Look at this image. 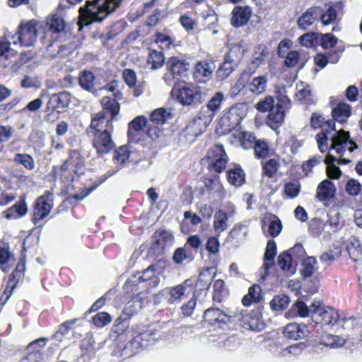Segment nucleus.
Wrapping results in <instances>:
<instances>
[{
    "mask_svg": "<svg viewBox=\"0 0 362 362\" xmlns=\"http://www.w3.org/2000/svg\"><path fill=\"white\" fill-rule=\"evenodd\" d=\"M312 314V319L316 323L323 325H332L339 320L337 310L331 307L322 306L318 300H314L310 307L304 302L298 300L286 313L287 317H305Z\"/></svg>",
    "mask_w": 362,
    "mask_h": 362,
    "instance_id": "1",
    "label": "nucleus"
},
{
    "mask_svg": "<svg viewBox=\"0 0 362 362\" xmlns=\"http://www.w3.org/2000/svg\"><path fill=\"white\" fill-rule=\"evenodd\" d=\"M90 128L94 129L93 146L98 156L103 157L110 152L115 147L111 132L113 129L111 120H106L104 112H98L93 118Z\"/></svg>",
    "mask_w": 362,
    "mask_h": 362,
    "instance_id": "2",
    "label": "nucleus"
},
{
    "mask_svg": "<svg viewBox=\"0 0 362 362\" xmlns=\"http://www.w3.org/2000/svg\"><path fill=\"white\" fill-rule=\"evenodd\" d=\"M102 0L86 1V8H81L79 26H87L93 23L102 22L108 15L115 12L124 0H110L102 2Z\"/></svg>",
    "mask_w": 362,
    "mask_h": 362,
    "instance_id": "3",
    "label": "nucleus"
},
{
    "mask_svg": "<svg viewBox=\"0 0 362 362\" xmlns=\"http://www.w3.org/2000/svg\"><path fill=\"white\" fill-rule=\"evenodd\" d=\"M172 93L180 104L195 108L208 98V90L199 86L185 85L174 88Z\"/></svg>",
    "mask_w": 362,
    "mask_h": 362,
    "instance_id": "4",
    "label": "nucleus"
},
{
    "mask_svg": "<svg viewBox=\"0 0 362 362\" xmlns=\"http://www.w3.org/2000/svg\"><path fill=\"white\" fill-rule=\"evenodd\" d=\"M130 156L129 151L127 146H122L115 151V155L113 157L114 160L120 164L121 167L117 168L113 171H107L105 175L100 177L98 180V183L95 185H94L92 187L84 189L79 193L74 194L73 195H70L69 197V199H75L76 201H80L88 197L93 189H95L98 185L103 183L107 178L110 177L115 173H117L122 167L124 163L129 160Z\"/></svg>",
    "mask_w": 362,
    "mask_h": 362,
    "instance_id": "5",
    "label": "nucleus"
},
{
    "mask_svg": "<svg viewBox=\"0 0 362 362\" xmlns=\"http://www.w3.org/2000/svg\"><path fill=\"white\" fill-rule=\"evenodd\" d=\"M255 107L262 112H269L267 122L272 129H275L283 124L285 119L284 110L275 106L272 96H267L264 99L259 100L255 105Z\"/></svg>",
    "mask_w": 362,
    "mask_h": 362,
    "instance_id": "6",
    "label": "nucleus"
},
{
    "mask_svg": "<svg viewBox=\"0 0 362 362\" xmlns=\"http://www.w3.org/2000/svg\"><path fill=\"white\" fill-rule=\"evenodd\" d=\"M323 124L327 127V129H325L322 132L316 135L317 146L322 153L326 152L328 149L327 141L329 131H334V134L337 131L335 129V123L333 120L328 119L325 122V118L320 114L313 112L310 117L311 127L314 129L320 128L323 127Z\"/></svg>",
    "mask_w": 362,
    "mask_h": 362,
    "instance_id": "7",
    "label": "nucleus"
},
{
    "mask_svg": "<svg viewBox=\"0 0 362 362\" xmlns=\"http://www.w3.org/2000/svg\"><path fill=\"white\" fill-rule=\"evenodd\" d=\"M331 148L334 149L336 153L339 155L340 158L337 160L339 165L348 164L351 162L349 159L341 158L342 153L348 149L353 152L358 148V145L350 140L349 133L344 130L336 132L331 139Z\"/></svg>",
    "mask_w": 362,
    "mask_h": 362,
    "instance_id": "8",
    "label": "nucleus"
},
{
    "mask_svg": "<svg viewBox=\"0 0 362 362\" xmlns=\"http://www.w3.org/2000/svg\"><path fill=\"white\" fill-rule=\"evenodd\" d=\"M41 25L35 20L28 21L19 25L18 40L22 46L30 47L35 44L39 34Z\"/></svg>",
    "mask_w": 362,
    "mask_h": 362,
    "instance_id": "9",
    "label": "nucleus"
},
{
    "mask_svg": "<svg viewBox=\"0 0 362 362\" xmlns=\"http://www.w3.org/2000/svg\"><path fill=\"white\" fill-rule=\"evenodd\" d=\"M53 194L45 191L35 202L32 221L35 225L47 217L52 208Z\"/></svg>",
    "mask_w": 362,
    "mask_h": 362,
    "instance_id": "10",
    "label": "nucleus"
},
{
    "mask_svg": "<svg viewBox=\"0 0 362 362\" xmlns=\"http://www.w3.org/2000/svg\"><path fill=\"white\" fill-rule=\"evenodd\" d=\"M215 276L216 273L211 268H206L200 272L194 287V298L204 300Z\"/></svg>",
    "mask_w": 362,
    "mask_h": 362,
    "instance_id": "11",
    "label": "nucleus"
},
{
    "mask_svg": "<svg viewBox=\"0 0 362 362\" xmlns=\"http://www.w3.org/2000/svg\"><path fill=\"white\" fill-rule=\"evenodd\" d=\"M208 157L211 160V169L216 173H221L225 170L228 158L226 153L223 146L216 144L210 149Z\"/></svg>",
    "mask_w": 362,
    "mask_h": 362,
    "instance_id": "12",
    "label": "nucleus"
},
{
    "mask_svg": "<svg viewBox=\"0 0 362 362\" xmlns=\"http://www.w3.org/2000/svg\"><path fill=\"white\" fill-rule=\"evenodd\" d=\"M235 317L240 326L247 329L261 330L264 327L258 312L248 313L247 310H242L236 314Z\"/></svg>",
    "mask_w": 362,
    "mask_h": 362,
    "instance_id": "13",
    "label": "nucleus"
},
{
    "mask_svg": "<svg viewBox=\"0 0 362 362\" xmlns=\"http://www.w3.org/2000/svg\"><path fill=\"white\" fill-rule=\"evenodd\" d=\"M72 96L67 91H62L51 95L47 103L48 110L51 109L57 113L64 112L71 102Z\"/></svg>",
    "mask_w": 362,
    "mask_h": 362,
    "instance_id": "14",
    "label": "nucleus"
},
{
    "mask_svg": "<svg viewBox=\"0 0 362 362\" xmlns=\"http://www.w3.org/2000/svg\"><path fill=\"white\" fill-rule=\"evenodd\" d=\"M240 49V47H233L230 52L225 57L224 62L221 64V65L218 67L216 75L217 78L219 80H224L228 78L231 73L235 69L238 64V59H233L232 57V54L234 52L235 49Z\"/></svg>",
    "mask_w": 362,
    "mask_h": 362,
    "instance_id": "15",
    "label": "nucleus"
},
{
    "mask_svg": "<svg viewBox=\"0 0 362 362\" xmlns=\"http://www.w3.org/2000/svg\"><path fill=\"white\" fill-rule=\"evenodd\" d=\"M252 8L248 6H235L232 11L230 23L235 28L245 25L252 15Z\"/></svg>",
    "mask_w": 362,
    "mask_h": 362,
    "instance_id": "16",
    "label": "nucleus"
},
{
    "mask_svg": "<svg viewBox=\"0 0 362 362\" xmlns=\"http://www.w3.org/2000/svg\"><path fill=\"white\" fill-rule=\"evenodd\" d=\"M213 119V115H208L202 118L199 116L194 118L185 128V132L188 135H192L195 137L199 136L204 132L206 128L207 124Z\"/></svg>",
    "mask_w": 362,
    "mask_h": 362,
    "instance_id": "17",
    "label": "nucleus"
},
{
    "mask_svg": "<svg viewBox=\"0 0 362 362\" xmlns=\"http://www.w3.org/2000/svg\"><path fill=\"white\" fill-rule=\"evenodd\" d=\"M276 255V244L274 240L267 242L266 250L264 255V264L262 267V279H265L269 274V269L274 264V257Z\"/></svg>",
    "mask_w": 362,
    "mask_h": 362,
    "instance_id": "18",
    "label": "nucleus"
},
{
    "mask_svg": "<svg viewBox=\"0 0 362 362\" xmlns=\"http://www.w3.org/2000/svg\"><path fill=\"white\" fill-rule=\"evenodd\" d=\"M204 318L211 325L221 327L229 321L230 316L217 308H210L205 310Z\"/></svg>",
    "mask_w": 362,
    "mask_h": 362,
    "instance_id": "19",
    "label": "nucleus"
},
{
    "mask_svg": "<svg viewBox=\"0 0 362 362\" xmlns=\"http://www.w3.org/2000/svg\"><path fill=\"white\" fill-rule=\"evenodd\" d=\"M310 331L306 325L289 323L284 327V334L286 337L298 340L308 336Z\"/></svg>",
    "mask_w": 362,
    "mask_h": 362,
    "instance_id": "20",
    "label": "nucleus"
},
{
    "mask_svg": "<svg viewBox=\"0 0 362 362\" xmlns=\"http://www.w3.org/2000/svg\"><path fill=\"white\" fill-rule=\"evenodd\" d=\"M320 16V7L313 6L303 13L298 20L299 28L305 30L317 21Z\"/></svg>",
    "mask_w": 362,
    "mask_h": 362,
    "instance_id": "21",
    "label": "nucleus"
},
{
    "mask_svg": "<svg viewBox=\"0 0 362 362\" xmlns=\"http://www.w3.org/2000/svg\"><path fill=\"white\" fill-rule=\"evenodd\" d=\"M155 249L164 250L171 246L174 242V237L170 231L159 230L152 236Z\"/></svg>",
    "mask_w": 362,
    "mask_h": 362,
    "instance_id": "22",
    "label": "nucleus"
},
{
    "mask_svg": "<svg viewBox=\"0 0 362 362\" xmlns=\"http://www.w3.org/2000/svg\"><path fill=\"white\" fill-rule=\"evenodd\" d=\"M245 105L243 104L236 105L230 108L228 112L223 117L222 121L230 122L229 127L235 128L238 124L240 123L241 120L245 116V111L243 110Z\"/></svg>",
    "mask_w": 362,
    "mask_h": 362,
    "instance_id": "23",
    "label": "nucleus"
},
{
    "mask_svg": "<svg viewBox=\"0 0 362 362\" xmlns=\"http://www.w3.org/2000/svg\"><path fill=\"white\" fill-rule=\"evenodd\" d=\"M166 66L173 76H185L189 69V63L175 57H170L168 60Z\"/></svg>",
    "mask_w": 362,
    "mask_h": 362,
    "instance_id": "24",
    "label": "nucleus"
},
{
    "mask_svg": "<svg viewBox=\"0 0 362 362\" xmlns=\"http://www.w3.org/2000/svg\"><path fill=\"white\" fill-rule=\"evenodd\" d=\"M28 205L24 198H21L14 205L4 211L7 219H17L24 216L28 212Z\"/></svg>",
    "mask_w": 362,
    "mask_h": 362,
    "instance_id": "25",
    "label": "nucleus"
},
{
    "mask_svg": "<svg viewBox=\"0 0 362 362\" xmlns=\"http://www.w3.org/2000/svg\"><path fill=\"white\" fill-rule=\"evenodd\" d=\"M346 249L350 258L354 262H357L362 259V246L361 241L357 237L351 236L347 240Z\"/></svg>",
    "mask_w": 362,
    "mask_h": 362,
    "instance_id": "26",
    "label": "nucleus"
},
{
    "mask_svg": "<svg viewBox=\"0 0 362 362\" xmlns=\"http://www.w3.org/2000/svg\"><path fill=\"white\" fill-rule=\"evenodd\" d=\"M267 225H268L267 232L269 235L272 238L277 237L281 232V222L280 219L274 215H271L269 217H266L262 220V227L264 230Z\"/></svg>",
    "mask_w": 362,
    "mask_h": 362,
    "instance_id": "27",
    "label": "nucleus"
},
{
    "mask_svg": "<svg viewBox=\"0 0 362 362\" xmlns=\"http://www.w3.org/2000/svg\"><path fill=\"white\" fill-rule=\"evenodd\" d=\"M95 76L93 73L90 71L84 70L79 74L78 83L83 90L96 94L97 89L95 88Z\"/></svg>",
    "mask_w": 362,
    "mask_h": 362,
    "instance_id": "28",
    "label": "nucleus"
},
{
    "mask_svg": "<svg viewBox=\"0 0 362 362\" xmlns=\"http://www.w3.org/2000/svg\"><path fill=\"white\" fill-rule=\"evenodd\" d=\"M335 188L332 182L325 180L317 188V197L320 201H326L334 196Z\"/></svg>",
    "mask_w": 362,
    "mask_h": 362,
    "instance_id": "29",
    "label": "nucleus"
},
{
    "mask_svg": "<svg viewBox=\"0 0 362 362\" xmlns=\"http://www.w3.org/2000/svg\"><path fill=\"white\" fill-rule=\"evenodd\" d=\"M351 107L345 103H339L332 111L333 120L343 123L351 115Z\"/></svg>",
    "mask_w": 362,
    "mask_h": 362,
    "instance_id": "30",
    "label": "nucleus"
},
{
    "mask_svg": "<svg viewBox=\"0 0 362 362\" xmlns=\"http://www.w3.org/2000/svg\"><path fill=\"white\" fill-rule=\"evenodd\" d=\"M65 28L64 20L57 14H54L47 19L45 26V32L59 33Z\"/></svg>",
    "mask_w": 362,
    "mask_h": 362,
    "instance_id": "31",
    "label": "nucleus"
},
{
    "mask_svg": "<svg viewBox=\"0 0 362 362\" xmlns=\"http://www.w3.org/2000/svg\"><path fill=\"white\" fill-rule=\"evenodd\" d=\"M269 55L268 48L264 45L255 47L250 63V69H257Z\"/></svg>",
    "mask_w": 362,
    "mask_h": 362,
    "instance_id": "32",
    "label": "nucleus"
},
{
    "mask_svg": "<svg viewBox=\"0 0 362 362\" xmlns=\"http://www.w3.org/2000/svg\"><path fill=\"white\" fill-rule=\"evenodd\" d=\"M194 253L185 245L177 248L173 255V260L177 264H181L185 261L191 262L194 259Z\"/></svg>",
    "mask_w": 362,
    "mask_h": 362,
    "instance_id": "33",
    "label": "nucleus"
},
{
    "mask_svg": "<svg viewBox=\"0 0 362 362\" xmlns=\"http://www.w3.org/2000/svg\"><path fill=\"white\" fill-rule=\"evenodd\" d=\"M216 69V66L212 61H201L196 64L195 66V77L204 76L209 78L214 71Z\"/></svg>",
    "mask_w": 362,
    "mask_h": 362,
    "instance_id": "34",
    "label": "nucleus"
},
{
    "mask_svg": "<svg viewBox=\"0 0 362 362\" xmlns=\"http://www.w3.org/2000/svg\"><path fill=\"white\" fill-rule=\"evenodd\" d=\"M228 216L223 210H218L216 212L214 219V229L219 235L228 228Z\"/></svg>",
    "mask_w": 362,
    "mask_h": 362,
    "instance_id": "35",
    "label": "nucleus"
},
{
    "mask_svg": "<svg viewBox=\"0 0 362 362\" xmlns=\"http://www.w3.org/2000/svg\"><path fill=\"white\" fill-rule=\"evenodd\" d=\"M320 343L324 346L335 349L343 346L345 344V340L337 335L323 333L320 337Z\"/></svg>",
    "mask_w": 362,
    "mask_h": 362,
    "instance_id": "36",
    "label": "nucleus"
},
{
    "mask_svg": "<svg viewBox=\"0 0 362 362\" xmlns=\"http://www.w3.org/2000/svg\"><path fill=\"white\" fill-rule=\"evenodd\" d=\"M158 274V264L155 263L149 265L146 269L141 273L142 282L152 281L154 286L159 284V278L157 276Z\"/></svg>",
    "mask_w": 362,
    "mask_h": 362,
    "instance_id": "37",
    "label": "nucleus"
},
{
    "mask_svg": "<svg viewBox=\"0 0 362 362\" xmlns=\"http://www.w3.org/2000/svg\"><path fill=\"white\" fill-rule=\"evenodd\" d=\"M245 174L240 165L230 169L227 173V178L230 184L240 186L245 182Z\"/></svg>",
    "mask_w": 362,
    "mask_h": 362,
    "instance_id": "38",
    "label": "nucleus"
},
{
    "mask_svg": "<svg viewBox=\"0 0 362 362\" xmlns=\"http://www.w3.org/2000/svg\"><path fill=\"white\" fill-rule=\"evenodd\" d=\"M294 261V259L291 257V252L288 251H284L278 257V265L282 270L286 271L291 274H293L295 272V269L293 267V262Z\"/></svg>",
    "mask_w": 362,
    "mask_h": 362,
    "instance_id": "39",
    "label": "nucleus"
},
{
    "mask_svg": "<svg viewBox=\"0 0 362 362\" xmlns=\"http://www.w3.org/2000/svg\"><path fill=\"white\" fill-rule=\"evenodd\" d=\"M171 118V112L163 107L153 110L150 115L151 122L155 124H163Z\"/></svg>",
    "mask_w": 362,
    "mask_h": 362,
    "instance_id": "40",
    "label": "nucleus"
},
{
    "mask_svg": "<svg viewBox=\"0 0 362 362\" xmlns=\"http://www.w3.org/2000/svg\"><path fill=\"white\" fill-rule=\"evenodd\" d=\"M337 158L332 155H327L325 159V163L327 165L326 172L327 176L331 179H337L341 175V172L338 166L334 164Z\"/></svg>",
    "mask_w": 362,
    "mask_h": 362,
    "instance_id": "41",
    "label": "nucleus"
},
{
    "mask_svg": "<svg viewBox=\"0 0 362 362\" xmlns=\"http://www.w3.org/2000/svg\"><path fill=\"white\" fill-rule=\"evenodd\" d=\"M101 103L103 109L110 113L111 118L109 120L112 122V119L117 116L119 112V103L116 99L106 96L102 98Z\"/></svg>",
    "mask_w": 362,
    "mask_h": 362,
    "instance_id": "42",
    "label": "nucleus"
},
{
    "mask_svg": "<svg viewBox=\"0 0 362 362\" xmlns=\"http://www.w3.org/2000/svg\"><path fill=\"white\" fill-rule=\"evenodd\" d=\"M341 254V247L334 245L328 251L323 252L320 255V260L326 265H330L336 259L340 257Z\"/></svg>",
    "mask_w": 362,
    "mask_h": 362,
    "instance_id": "43",
    "label": "nucleus"
},
{
    "mask_svg": "<svg viewBox=\"0 0 362 362\" xmlns=\"http://www.w3.org/2000/svg\"><path fill=\"white\" fill-rule=\"evenodd\" d=\"M165 62V57L162 52L156 50H150L147 59V62L151 64L152 69L160 68Z\"/></svg>",
    "mask_w": 362,
    "mask_h": 362,
    "instance_id": "44",
    "label": "nucleus"
},
{
    "mask_svg": "<svg viewBox=\"0 0 362 362\" xmlns=\"http://www.w3.org/2000/svg\"><path fill=\"white\" fill-rule=\"evenodd\" d=\"M224 100V95L221 92H216L206 104V108L211 112L209 115L214 116V114L221 108Z\"/></svg>",
    "mask_w": 362,
    "mask_h": 362,
    "instance_id": "45",
    "label": "nucleus"
},
{
    "mask_svg": "<svg viewBox=\"0 0 362 362\" xmlns=\"http://www.w3.org/2000/svg\"><path fill=\"white\" fill-rule=\"evenodd\" d=\"M267 81L266 75L255 77L250 83V89L253 93L259 94L265 90Z\"/></svg>",
    "mask_w": 362,
    "mask_h": 362,
    "instance_id": "46",
    "label": "nucleus"
},
{
    "mask_svg": "<svg viewBox=\"0 0 362 362\" xmlns=\"http://www.w3.org/2000/svg\"><path fill=\"white\" fill-rule=\"evenodd\" d=\"M13 161L18 165H23L28 170L35 168V160L33 156L28 153H16Z\"/></svg>",
    "mask_w": 362,
    "mask_h": 362,
    "instance_id": "47",
    "label": "nucleus"
},
{
    "mask_svg": "<svg viewBox=\"0 0 362 362\" xmlns=\"http://www.w3.org/2000/svg\"><path fill=\"white\" fill-rule=\"evenodd\" d=\"M225 283L222 279H217L214 284L213 300L221 302L227 296L228 291L225 288Z\"/></svg>",
    "mask_w": 362,
    "mask_h": 362,
    "instance_id": "48",
    "label": "nucleus"
},
{
    "mask_svg": "<svg viewBox=\"0 0 362 362\" xmlns=\"http://www.w3.org/2000/svg\"><path fill=\"white\" fill-rule=\"evenodd\" d=\"M317 261L314 257H308L302 262L301 274L303 278L310 277L316 269Z\"/></svg>",
    "mask_w": 362,
    "mask_h": 362,
    "instance_id": "49",
    "label": "nucleus"
},
{
    "mask_svg": "<svg viewBox=\"0 0 362 362\" xmlns=\"http://www.w3.org/2000/svg\"><path fill=\"white\" fill-rule=\"evenodd\" d=\"M337 18V11L335 8L332 6H329L325 11L320 8V16L319 19L323 25H327L333 23Z\"/></svg>",
    "mask_w": 362,
    "mask_h": 362,
    "instance_id": "50",
    "label": "nucleus"
},
{
    "mask_svg": "<svg viewBox=\"0 0 362 362\" xmlns=\"http://www.w3.org/2000/svg\"><path fill=\"white\" fill-rule=\"evenodd\" d=\"M290 302V298L287 295H278L270 302V307L272 310L279 311L285 309Z\"/></svg>",
    "mask_w": 362,
    "mask_h": 362,
    "instance_id": "51",
    "label": "nucleus"
},
{
    "mask_svg": "<svg viewBox=\"0 0 362 362\" xmlns=\"http://www.w3.org/2000/svg\"><path fill=\"white\" fill-rule=\"evenodd\" d=\"M262 175L268 177H272L278 171L279 168V162L274 159H269L264 163H262Z\"/></svg>",
    "mask_w": 362,
    "mask_h": 362,
    "instance_id": "52",
    "label": "nucleus"
},
{
    "mask_svg": "<svg viewBox=\"0 0 362 362\" xmlns=\"http://www.w3.org/2000/svg\"><path fill=\"white\" fill-rule=\"evenodd\" d=\"M186 288L182 284H179L175 286L169 288V295L170 298L168 302L180 303L182 300V297L185 295Z\"/></svg>",
    "mask_w": 362,
    "mask_h": 362,
    "instance_id": "53",
    "label": "nucleus"
},
{
    "mask_svg": "<svg viewBox=\"0 0 362 362\" xmlns=\"http://www.w3.org/2000/svg\"><path fill=\"white\" fill-rule=\"evenodd\" d=\"M146 123L147 119L144 116H138L131 121L129 124V129L127 132L129 139H130V138H132L133 130L137 132L141 131L143 127L146 126Z\"/></svg>",
    "mask_w": 362,
    "mask_h": 362,
    "instance_id": "54",
    "label": "nucleus"
},
{
    "mask_svg": "<svg viewBox=\"0 0 362 362\" xmlns=\"http://www.w3.org/2000/svg\"><path fill=\"white\" fill-rule=\"evenodd\" d=\"M255 155L258 158H264L269 155V145L265 140L259 139L253 144Z\"/></svg>",
    "mask_w": 362,
    "mask_h": 362,
    "instance_id": "55",
    "label": "nucleus"
},
{
    "mask_svg": "<svg viewBox=\"0 0 362 362\" xmlns=\"http://www.w3.org/2000/svg\"><path fill=\"white\" fill-rule=\"evenodd\" d=\"M129 326V319L127 316H119L117 318L112 328L114 333L122 334Z\"/></svg>",
    "mask_w": 362,
    "mask_h": 362,
    "instance_id": "56",
    "label": "nucleus"
},
{
    "mask_svg": "<svg viewBox=\"0 0 362 362\" xmlns=\"http://www.w3.org/2000/svg\"><path fill=\"white\" fill-rule=\"evenodd\" d=\"M277 100L278 102L275 106L279 107L280 110H284L285 111L291 107V100L286 95L285 88H283L282 90L278 92Z\"/></svg>",
    "mask_w": 362,
    "mask_h": 362,
    "instance_id": "57",
    "label": "nucleus"
},
{
    "mask_svg": "<svg viewBox=\"0 0 362 362\" xmlns=\"http://www.w3.org/2000/svg\"><path fill=\"white\" fill-rule=\"evenodd\" d=\"M112 320L110 315L106 312H100L93 317V323L98 327H103Z\"/></svg>",
    "mask_w": 362,
    "mask_h": 362,
    "instance_id": "58",
    "label": "nucleus"
},
{
    "mask_svg": "<svg viewBox=\"0 0 362 362\" xmlns=\"http://www.w3.org/2000/svg\"><path fill=\"white\" fill-rule=\"evenodd\" d=\"M327 226H329V229L334 233H337L341 229L343 224L340 221V214L335 213L334 214H329Z\"/></svg>",
    "mask_w": 362,
    "mask_h": 362,
    "instance_id": "59",
    "label": "nucleus"
},
{
    "mask_svg": "<svg viewBox=\"0 0 362 362\" xmlns=\"http://www.w3.org/2000/svg\"><path fill=\"white\" fill-rule=\"evenodd\" d=\"M300 43L307 47H313L317 44V35L315 33H308L299 37Z\"/></svg>",
    "mask_w": 362,
    "mask_h": 362,
    "instance_id": "60",
    "label": "nucleus"
},
{
    "mask_svg": "<svg viewBox=\"0 0 362 362\" xmlns=\"http://www.w3.org/2000/svg\"><path fill=\"white\" fill-rule=\"evenodd\" d=\"M220 242L216 237H210L205 245L209 255H216L219 252Z\"/></svg>",
    "mask_w": 362,
    "mask_h": 362,
    "instance_id": "61",
    "label": "nucleus"
},
{
    "mask_svg": "<svg viewBox=\"0 0 362 362\" xmlns=\"http://www.w3.org/2000/svg\"><path fill=\"white\" fill-rule=\"evenodd\" d=\"M47 340L46 338L41 337L33 341L26 348L27 353L42 352V348L45 346Z\"/></svg>",
    "mask_w": 362,
    "mask_h": 362,
    "instance_id": "62",
    "label": "nucleus"
},
{
    "mask_svg": "<svg viewBox=\"0 0 362 362\" xmlns=\"http://www.w3.org/2000/svg\"><path fill=\"white\" fill-rule=\"evenodd\" d=\"M338 39L331 33L322 35L320 39V44L324 49H329L334 47Z\"/></svg>",
    "mask_w": 362,
    "mask_h": 362,
    "instance_id": "63",
    "label": "nucleus"
},
{
    "mask_svg": "<svg viewBox=\"0 0 362 362\" xmlns=\"http://www.w3.org/2000/svg\"><path fill=\"white\" fill-rule=\"evenodd\" d=\"M300 191V185L298 183L288 182L284 185V192L289 198L296 197Z\"/></svg>",
    "mask_w": 362,
    "mask_h": 362,
    "instance_id": "64",
    "label": "nucleus"
}]
</instances>
